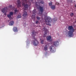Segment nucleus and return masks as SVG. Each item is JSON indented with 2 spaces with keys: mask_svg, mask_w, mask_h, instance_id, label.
<instances>
[{
  "mask_svg": "<svg viewBox=\"0 0 76 76\" xmlns=\"http://www.w3.org/2000/svg\"><path fill=\"white\" fill-rule=\"evenodd\" d=\"M40 3L41 4H44V1H41Z\"/></svg>",
  "mask_w": 76,
  "mask_h": 76,
  "instance_id": "20",
  "label": "nucleus"
},
{
  "mask_svg": "<svg viewBox=\"0 0 76 76\" xmlns=\"http://www.w3.org/2000/svg\"><path fill=\"white\" fill-rule=\"evenodd\" d=\"M53 46H51L50 47V50L51 52H52L53 53L54 52V51L53 49Z\"/></svg>",
  "mask_w": 76,
  "mask_h": 76,
  "instance_id": "11",
  "label": "nucleus"
},
{
  "mask_svg": "<svg viewBox=\"0 0 76 76\" xmlns=\"http://www.w3.org/2000/svg\"><path fill=\"white\" fill-rule=\"evenodd\" d=\"M51 8L52 10H54L56 9V6L55 5H52L51 6Z\"/></svg>",
  "mask_w": 76,
  "mask_h": 76,
  "instance_id": "13",
  "label": "nucleus"
},
{
  "mask_svg": "<svg viewBox=\"0 0 76 76\" xmlns=\"http://www.w3.org/2000/svg\"><path fill=\"white\" fill-rule=\"evenodd\" d=\"M1 11L2 12L4 13L5 15H6V13L7 11V7H4V8L2 9Z\"/></svg>",
  "mask_w": 76,
  "mask_h": 76,
  "instance_id": "3",
  "label": "nucleus"
},
{
  "mask_svg": "<svg viewBox=\"0 0 76 76\" xmlns=\"http://www.w3.org/2000/svg\"><path fill=\"white\" fill-rule=\"evenodd\" d=\"M37 3H38V2H36L35 3L36 6V7H37V8H38V5L37 4Z\"/></svg>",
  "mask_w": 76,
  "mask_h": 76,
  "instance_id": "18",
  "label": "nucleus"
},
{
  "mask_svg": "<svg viewBox=\"0 0 76 76\" xmlns=\"http://www.w3.org/2000/svg\"><path fill=\"white\" fill-rule=\"evenodd\" d=\"M56 4H57V5H59V3H58V2H57L56 3Z\"/></svg>",
  "mask_w": 76,
  "mask_h": 76,
  "instance_id": "28",
  "label": "nucleus"
},
{
  "mask_svg": "<svg viewBox=\"0 0 76 76\" xmlns=\"http://www.w3.org/2000/svg\"><path fill=\"white\" fill-rule=\"evenodd\" d=\"M49 6H52L53 5V3L51 2H50V3L49 4Z\"/></svg>",
  "mask_w": 76,
  "mask_h": 76,
  "instance_id": "19",
  "label": "nucleus"
},
{
  "mask_svg": "<svg viewBox=\"0 0 76 76\" xmlns=\"http://www.w3.org/2000/svg\"><path fill=\"white\" fill-rule=\"evenodd\" d=\"M68 30L69 31L68 32V36L70 37H73L74 36L73 32H75V29L72 26H69L68 28Z\"/></svg>",
  "mask_w": 76,
  "mask_h": 76,
  "instance_id": "1",
  "label": "nucleus"
},
{
  "mask_svg": "<svg viewBox=\"0 0 76 76\" xmlns=\"http://www.w3.org/2000/svg\"><path fill=\"white\" fill-rule=\"evenodd\" d=\"M10 26H12L13 24H14V21H12L10 23Z\"/></svg>",
  "mask_w": 76,
  "mask_h": 76,
  "instance_id": "12",
  "label": "nucleus"
},
{
  "mask_svg": "<svg viewBox=\"0 0 76 76\" xmlns=\"http://www.w3.org/2000/svg\"><path fill=\"white\" fill-rule=\"evenodd\" d=\"M13 30L14 32H18V28H17V27H14L13 28Z\"/></svg>",
  "mask_w": 76,
  "mask_h": 76,
  "instance_id": "10",
  "label": "nucleus"
},
{
  "mask_svg": "<svg viewBox=\"0 0 76 76\" xmlns=\"http://www.w3.org/2000/svg\"><path fill=\"white\" fill-rule=\"evenodd\" d=\"M38 23H39V21H38V20L36 21V24H38Z\"/></svg>",
  "mask_w": 76,
  "mask_h": 76,
  "instance_id": "24",
  "label": "nucleus"
},
{
  "mask_svg": "<svg viewBox=\"0 0 76 76\" xmlns=\"http://www.w3.org/2000/svg\"><path fill=\"white\" fill-rule=\"evenodd\" d=\"M44 42V40H42L41 41V44H43Z\"/></svg>",
  "mask_w": 76,
  "mask_h": 76,
  "instance_id": "25",
  "label": "nucleus"
},
{
  "mask_svg": "<svg viewBox=\"0 0 76 76\" xmlns=\"http://www.w3.org/2000/svg\"><path fill=\"white\" fill-rule=\"evenodd\" d=\"M50 20H51V19L50 18V17H47V19L45 20V22L46 23H47V22L48 23H49Z\"/></svg>",
  "mask_w": 76,
  "mask_h": 76,
  "instance_id": "6",
  "label": "nucleus"
},
{
  "mask_svg": "<svg viewBox=\"0 0 76 76\" xmlns=\"http://www.w3.org/2000/svg\"><path fill=\"white\" fill-rule=\"evenodd\" d=\"M44 50L45 51H47L48 50V48L47 47V45H46L45 46Z\"/></svg>",
  "mask_w": 76,
  "mask_h": 76,
  "instance_id": "15",
  "label": "nucleus"
},
{
  "mask_svg": "<svg viewBox=\"0 0 76 76\" xmlns=\"http://www.w3.org/2000/svg\"><path fill=\"white\" fill-rule=\"evenodd\" d=\"M18 12V10H17V9H16L15 10V14L16 12Z\"/></svg>",
  "mask_w": 76,
  "mask_h": 76,
  "instance_id": "22",
  "label": "nucleus"
},
{
  "mask_svg": "<svg viewBox=\"0 0 76 76\" xmlns=\"http://www.w3.org/2000/svg\"><path fill=\"white\" fill-rule=\"evenodd\" d=\"M32 35H34V32H32Z\"/></svg>",
  "mask_w": 76,
  "mask_h": 76,
  "instance_id": "29",
  "label": "nucleus"
},
{
  "mask_svg": "<svg viewBox=\"0 0 76 76\" xmlns=\"http://www.w3.org/2000/svg\"><path fill=\"white\" fill-rule=\"evenodd\" d=\"M47 33V30L46 29L45 31V34L43 35V37H46V34Z\"/></svg>",
  "mask_w": 76,
  "mask_h": 76,
  "instance_id": "14",
  "label": "nucleus"
},
{
  "mask_svg": "<svg viewBox=\"0 0 76 76\" xmlns=\"http://www.w3.org/2000/svg\"><path fill=\"white\" fill-rule=\"evenodd\" d=\"M75 22H76V21H75Z\"/></svg>",
  "mask_w": 76,
  "mask_h": 76,
  "instance_id": "33",
  "label": "nucleus"
},
{
  "mask_svg": "<svg viewBox=\"0 0 76 76\" xmlns=\"http://www.w3.org/2000/svg\"><path fill=\"white\" fill-rule=\"evenodd\" d=\"M56 20H54V21H56Z\"/></svg>",
  "mask_w": 76,
  "mask_h": 76,
  "instance_id": "31",
  "label": "nucleus"
},
{
  "mask_svg": "<svg viewBox=\"0 0 76 76\" xmlns=\"http://www.w3.org/2000/svg\"><path fill=\"white\" fill-rule=\"evenodd\" d=\"M36 18L37 20H39L40 19H41V18L39 17L38 16H37L36 17Z\"/></svg>",
  "mask_w": 76,
  "mask_h": 76,
  "instance_id": "17",
  "label": "nucleus"
},
{
  "mask_svg": "<svg viewBox=\"0 0 76 76\" xmlns=\"http://www.w3.org/2000/svg\"><path fill=\"white\" fill-rule=\"evenodd\" d=\"M54 19H56V18H54Z\"/></svg>",
  "mask_w": 76,
  "mask_h": 76,
  "instance_id": "32",
  "label": "nucleus"
},
{
  "mask_svg": "<svg viewBox=\"0 0 76 76\" xmlns=\"http://www.w3.org/2000/svg\"><path fill=\"white\" fill-rule=\"evenodd\" d=\"M17 7H20V0H17Z\"/></svg>",
  "mask_w": 76,
  "mask_h": 76,
  "instance_id": "8",
  "label": "nucleus"
},
{
  "mask_svg": "<svg viewBox=\"0 0 76 76\" xmlns=\"http://www.w3.org/2000/svg\"><path fill=\"white\" fill-rule=\"evenodd\" d=\"M51 38V37L50 36H48L47 38V40H48V41H49V40H50Z\"/></svg>",
  "mask_w": 76,
  "mask_h": 76,
  "instance_id": "16",
  "label": "nucleus"
},
{
  "mask_svg": "<svg viewBox=\"0 0 76 76\" xmlns=\"http://www.w3.org/2000/svg\"><path fill=\"white\" fill-rule=\"evenodd\" d=\"M75 7H76V5L75 4Z\"/></svg>",
  "mask_w": 76,
  "mask_h": 76,
  "instance_id": "30",
  "label": "nucleus"
},
{
  "mask_svg": "<svg viewBox=\"0 0 76 76\" xmlns=\"http://www.w3.org/2000/svg\"><path fill=\"white\" fill-rule=\"evenodd\" d=\"M33 38H34V41L33 42V45H34V46H37L38 45V44H39V42L37 39L35 38V37L34 36L33 37Z\"/></svg>",
  "mask_w": 76,
  "mask_h": 76,
  "instance_id": "2",
  "label": "nucleus"
},
{
  "mask_svg": "<svg viewBox=\"0 0 76 76\" xmlns=\"http://www.w3.org/2000/svg\"><path fill=\"white\" fill-rule=\"evenodd\" d=\"M10 14L8 15L7 16L10 19H11L12 18L11 16H13V12H10Z\"/></svg>",
  "mask_w": 76,
  "mask_h": 76,
  "instance_id": "4",
  "label": "nucleus"
},
{
  "mask_svg": "<svg viewBox=\"0 0 76 76\" xmlns=\"http://www.w3.org/2000/svg\"><path fill=\"white\" fill-rule=\"evenodd\" d=\"M36 12V10H34L33 11V14L32 15V19H35V12Z\"/></svg>",
  "mask_w": 76,
  "mask_h": 76,
  "instance_id": "5",
  "label": "nucleus"
},
{
  "mask_svg": "<svg viewBox=\"0 0 76 76\" xmlns=\"http://www.w3.org/2000/svg\"><path fill=\"white\" fill-rule=\"evenodd\" d=\"M46 25H49V26H51V24L50 23H48V24H47L46 23Z\"/></svg>",
  "mask_w": 76,
  "mask_h": 76,
  "instance_id": "26",
  "label": "nucleus"
},
{
  "mask_svg": "<svg viewBox=\"0 0 76 76\" xmlns=\"http://www.w3.org/2000/svg\"><path fill=\"white\" fill-rule=\"evenodd\" d=\"M73 13H72L71 14H70V16H73Z\"/></svg>",
  "mask_w": 76,
  "mask_h": 76,
  "instance_id": "23",
  "label": "nucleus"
},
{
  "mask_svg": "<svg viewBox=\"0 0 76 76\" xmlns=\"http://www.w3.org/2000/svg\"><path fill=\"white\" fill-rule=\"evenodd\" d=\"M53 45H55L56 47H57L58 45L59 44V43L58 41H55L53 42Z\"/></svg>",
  "mask_w": 76,
  "mask_h": 76,
  "instance_id": "7",
  "label": "nucleus"
},
{
  "mask_svg": "<svg viewBox=\"0 0 76 76\" xmlns=\"http://www.w3.org/2000/svg\"><path fill=\"white\" fill-rule=\"evenodd\" d=\"M21 18V16L20 15H19L17 16V18L18 19H19V18Z\"/></svg>",
  "mask_w": 76,
  "mask_h": 76,
  "instance_id": "21",
  "label": "nucleus"
},
{
  "mask_svg": "<svg viewBox=\"0 0 76 76\" xmlns=\"http://www.w3.org/2000/svg\"><path fill=\"white\" fill-rule=\"evenodd\" d=\"M39 8L40 11L42 12V13H43V12L44 11V9H43V7H40Z\"/></svg>",
  "mask_w": 76,
  "mask_h": 76,
  "instance_id": "9",
  "label": "nucleus"
},
{
  "mask_svg": "<svg viewBox=\"0 0 76 76\" xmlns=\"http://www.w3.org/2000/svg\"><path fill=\"white\" fill-rule=\"evenodd\" d=\"M35 34H37V33H35Z\"/></svg>",
  "mask_w": 76,
  "mask_h": 76,
  "instance_id": "34",
  "label": "nucleus"
},
{
  "mask_svg": "<svg viewBox=\"0 0 76 76\" xmlns=\"http://www.w3.org/2000/svg\"><path fill=\"white\" fill-rule=\"evenodd\" d=\"M9 7H10V8H12V5H10Z\"/></svg>",
  "mask_w": 76,
  "mask_h": 76,
  "instance_id": "27",
  "label": "nucleus"
}]
</instances>
